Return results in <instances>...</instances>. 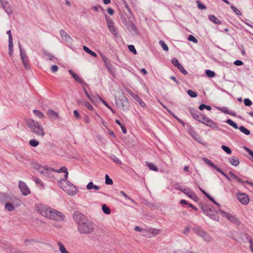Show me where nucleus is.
Wrapping results in <instances>:
<instances>
[{"mask_svg":"<svg viewBox=\"0 0 253 253\" xmlns=\"http://www.w3.org/2000/svg\"><path fill=\"white\" fill-rule=\"evenodd\" d=\"M73 217L78 226L80 225V224H82V223L87 219L84 214L78 211L74 212Z\"/></svg>","mask_w":253,"mask_h":253,"instance_id":"obj_9","label":"nucleus"},{"mask_svg":"<svg viewBox=\"0 0 253 253\" xmlns=\"http://www.w3.org/2000/svg\"><path fill=\"white\" fill-rule=\"evenodd\" d=\"M146 164L147 166L148 167V168L150 170H153V171H158V168L154 164H153L152 163L146 162Z\"/></svg>","mask_w":253,"mask_h":253,"instance_id":"obj_30","label":"nucleus"},{"mask_svg":"<svg viewBox=\"0 0 253 253\" xmlns=\"http://www.w3.org/2000/svg\"><path fill=\"white\" fill-rule=\"evenodd\" d=\"M209 19L212 21L213 23L216 24H221V21L220 20H219L218 18H217L214 15H210L209 16Z\"/></svg>","mask_w":253,"mask_h":253,"instance_id":"obj_28","label":"nucleus"},{"mask_svg":"<svg viewBox=\"0 0 253 253\" xmlns=\"http://www.w3.org/2000/svg\"><path fill=\"white\" fill-rule=\"evenodd\" d=\"M188 40L190 41L194 42L195 43L198 42V40L192 35L189 36L188 37Z\"/></svg>","mask_w":253,"mask_h":253,"instance_id":"obj_52","label":"nucleus"},{"mask_svg":"<svg viewBox=\"0 0 253 253\" xmlns=\"http://www.w3.org/2000/svg\"><path fill=\"white\" fill-rule=\"evenodd\" d=\"M200 190L202 192V193L208 197L211 201L213 202L215 204L217 205H219L214 200V199L210 196L208 193H207L204 190H203L201 187H199Z\"/></svg>","mask_w":253,"mask_h":253,"instance_id":"obj_35","label":"nucleus"},{"mask_svg":"<svg viewBox=\"0 0 253 253\" xmlns=\"http://www.w3.org/2000/svg\"><path fill=\"white\" fill-rule=\"evenodd\" d=\"M29 144L31 146L35 147L39 145V142L36 139H33L29 141Z\"/></svg>","mask_w":253,"mask_h":253,"instance_id":"obj_43","label":"nucleus"},{"mask_svg":"<svg viewBox=\"0 0 253 253\" xmlns=\"http://www.w3.org/2000/svg\"><path fill=\"white\" fill-rule=\"evenodd\" d=\"M19 188L23 195L27 196L31 193V191L27 185L23 181H19Z\"/></svg>","mask_w":253,"mask_h":253,"instance_id":"obj_12","label":"nucleus"},{"mask_svg":"<svg viewBox=\"0 0 253 253\" xmlns=\"http://www.w3.org/2000/svg\"><path fill=\"white\" fill-rule=\"evenodd\" d=\"M69 73L70 74V75L72 76V77L74 79V80L79 82V83H82V80L81 79V78L75 73H74L72 70H69Z\"/></svg>","mask_w":253,"mask_h":253,"instance_id":"obj_22","label":"nucleus"},{"mask_svg":"<svg viewBox=\"0 0 253 253\" xmlns=\"http://www.w3.org/2000/svg\"><path fill=\"white\" fill-rule=\"evenodd\" d=\"M135 99L136 100V101L139 104V105L141 107H142L143 108L146 107L145 103L137 95H136V97H135Z\"/></svg>","mask_w":253,"mask_h":253,"instance_id":"obj_40","label":"nucleus"},{"mask_svg":"<svg viewBox=\"0 0 253 253\" xmlns=\"http://www.w3.org/2000/svg\"><path fill=\"white\" fill-rule=\"evenodd\" d=\"M197 2L198 3V7L199 9H205L206 8V7L203 4L201 3L199 1H197Z\"/></svg>","mask_w":253,"mask_h":253,"instance_id":"obj_63","label":"nucleus"},{"mask_svg":"<svg viewBox=\"0 0 253 253\" xmlns=\"http://www.w3.org/2000/svg\"><path fill=\"white\" fill-rule=\"evenodd\" d=\"M173 187L175 189L179 190L181 192H182V190H183V188H182L180 184L177 183H174L173 184Z\"/></svg>","mask_w":253,"mask_h":253,"instance_id":"obj_59","label":"nucleus"},{"mask_svg":"<svg viewBox=\"0 0 253 253\" xmlns=\"http://www.w3.org/2000/svg\"><path fill=\"white\" fill-rule=\"evenodd\" d=\"M187 93L191 97H196L197 96V93L192 90H188Z\"/></svg>","mask_w":253,"mask_h":253,"instance_id":"obj_50","label":"nucleus"},{"mask_svg":"<svg viewBox=\"0 0 253 253\" xmlns=\"http://www.w3.org/2000/svg\"><path fill=\"white\" fill-rule=\"evenodd\" d=\"M58 67L57 65H52L51 67V70L53 73H55L58 71Z\"/></svg>","mask_w":253,"mask_h":253,"instance_id":"obj_62","label":"nucleus"},{"mask_svg":"<svg viewBox=\"0 0 253 253\" xmlns=\"http://www.w3.org/2000/svg\"><path fill=\"white\" fill-rule=\"evenodd\" d=\"M218 171L221 173L223 175H224L228 180H231V179L226 174H225L221 169H219V170H218Z\"/></svg>","mask_w":253,"mask_h":253,"instance_id":"obj_61","label":"nucleus"},{"mask_svg":"<svg viewBox=\"0 0 253 253\" xmlns=\"http://www.w3.org/2000/svg\"><path fill=\"white\" fill-rule=\"evenodd\" d=\"M47 115L49 119L52 120H55L59 118L58 114L52 110H48L47 111Z\"/></svg>","mask_w":253,"mask_h":253,"instance_id":"obj_17","label":"nucleus"},{"mask_svg":"<svg viewBox=\"0 0 253 253\" xmlns=\"http://www.w3.org/2000/svg\"><path fill=\"white\" fill-rule=\"evenodd\" d=\"M174 253H196L193 252L191 250V248H190L189 249H186L184 248V249L176 250L174 252Z\"/></svg>","mask_w":253,"mask_h":253,"instance_id":"obj_27","label":"nucleus"},{"mask_svg":"<svg viewBox=\"0 0 253 253\" xmlns=\"http://www.w3.org/2000/svg\"><path fill=\"white\" fill-rule=\"evenodd\" d=\"M190 113L192 117L199 122L201 121L202 118L204 116L202 115L198 110L193 108L190 109Z\"/></svg>","mask_w":253,"mask_h":253,"instance_id":"obj_15","label":"nucleus"},{"mask_svg":"<svg viewBox=\"0 0 253 253\" xmlns=\"http://www.w3.org/2000/svg\"><path fill=\"white\" fill-rule=\"evenodd\" d=\"M108 27L110 31L114 35L117 34V31L115 27L114 23L111 20H107Z\"/></svg>","mask_w":253,"mask_h":253,"instance_id":"obj_18","label":"nucleus"},{"mask_svg":"<svg viewBox=\"0 0 253 253\" xmlns=\"http://www.w3.org/2000/svg\"><path fill=\"white\" fill-rule=\"evenodd\" d=\"M128 48L130 52H133L134 54H136L137 53L136 50L134 45H128Z\"/></svg>","mask_w":253,"mask_h":253,"instance_id":"obj_53","label":"nucleus"},{"mask_svg":"<svg viewBox=\"0 0 253 253\" xmlns=\"http://www.w3.org/2000/svg\"><path fill=\"white\" fill-rule=\"evenodd\" d=\"M206 74L207 76L210 78H213L215 76V73L214 72L210 70H207L206 71Z\"/></svg>","mask_w":253,"mask_h":253,"instance_id":"obj_42","label":"nucleus"},{"mask_svg":"<svg viewBox=\"0 0 253 253\" xmlns=\"http://www.w3.org/2000/svg\"><path fill=\"white\" fill-rule=\"evenodd\" d=\"M219 212L221 213V214L224 217L226 218L227 219L230 220L231 222L235 223L237 225H239L241 223L239 219L236 217L234 215L230 213L229 212H226L222 210H219Z\"/></svg>","mask_w":253,"mask_h":253,"instance_id":"obj_7","label":"nucleus"},{"mask_svg":"<svg viewBox=\"0 0 253 253\" xmlns=\"http://www.w3.org/2000/svg\"><path fill=\"white\" fill-rule=\"evenodd\" d=\"M237 197L239 201L243 205H248L250 202L249 197L244 193H237Z\"/></svg>","mask_w":253,"mask_h":253,"instance_id":"obj_13","label":"nucleus"},{"mask_svg":"<svg viewBox=\"0 0 253 253\" xmlns=\"http://www.w3.org/2000/svg\"><path fill=\"white\" fill-rule=\"evenodd\" d=\"M9 42L8 47H9V54L11 56L12 55V51H13V41H11V42Z\"/></svg>","mask_w":253,"mask_h":253,"instance_id":"obj_55","label":"nucleus"},{"mask_svg":"<svg viewBox=\"0 0 253 253\" xmlns=\"http://www.w3.org/2000/svg\"><path fill=\"white\" fill-rule=\"evenodd\" d=\"M200 122L212 128L216 129L218 128L217 124L205 116L202 117L201 121H200Z\"/></svg>","mask_w":253,"mask_h":253,"instance_id":"obj_11","label":"nucleus"},{"mask_svg":"<svg viewBox=\"0 0 253 253\" xmlns=\"http://www.w3.org/2000/svg\"><path fill=\"white\" fill-rule=\"evenodd\" d=\"M19 47L20 49V56L21 60L22 61L23 64L24 65V68L26 69H29L30 68L29 62V59L26 53V52L23 50V49L22 48L21 44H19Z\"/></svg>","mask_w":253,"mask_h":253,"instance_id":"obj_8","label":"nucleus"},{"mask_svg":"<svg viewBox=\"0 0 253 253\" xmlns=\"http://www.w3.org/2000/svg\"><path fill=\"white\" fill-rule=\"evenodd\" d=\"M77 103L78 104L83 105L85 106L90 111H93L94 110V108L92 106V105L88 101L82 100H78L77 101Z\"/></svg>","mask_w":253,"mask_h":253,"instance_id":"obj_16","label":"nucleus"},{"mask_svg":"<svg viewBox=\"0 0 253 253\" xmlns=\"http://www.w3.org/2000/svg\"><path fill=\"white\" fill-rule=\"evenodd\" d=\"M73 113H74V115L75 116V117L77 119H80L81 118V115H80V114H79V112L77 110H74Z\"/></svg>","mask_w":253,"mask_h":253,"instance_id":"obj_60","label":"nucleus"},{"mask_svg":"<svg viewBox=\"0 0 253 253\" xmlns=\"http://www.w3.org/2000/svg\"><path fill=\"white\" fill-rule=\"evenodd\" d=\"M36 169L39 173L50 179L53 178L52 172H57L56 171L57 170L48 166L42 167L41 166H38Z\"/></svg>","mask_w":253,"mask_h":253,"instance_id":"obj_5","label":"nucleus"},{"mask_svg":"<svg viewBox=\"0 0 253 253\" xmlns=\"http://www.w3.org/2000/svg\"><path fill=\"white\" fill-rule=\"evenodd\" d=\"M33 180L36 183V184L39 186L41 188L43 189L44 187L43 182L38 177H34L33 178Z\"/></svg>","mask_w":253,"mask_h":253,"instance_id":"obj_21","label":"nucleus"},{"mask_svg":"<svg viewBox=\"0 0 253 253\" xmlns=\"http://www.w3.org/2000/svg\"><path fill=\"white\" fill-rule=\"evenodd\" d=\"M3 8L4 9L5 12L8 14H11L12 13V11L9 7V5L7 2H5V3H2Z\"/></svg>","mask_w":253,"mask_h":253,"instance_id":"obj_26","label":"nucleus"},{"mask_svg":"<svg viewBox=\"0 0 253 253\" xmlns=\"http://www.w3.org/2000/svg\"><path fill=\"white\" fill-rule=\"evenodd\" d=\"M102 210L103 211L107 214H109L111 213L110 209L105 204H103L102 206Z\"/></svg>","mask_w":253,"mask_h":253,"instance_id":"obj_36","label":"nucleus"},{"mask_svg":"<svg viewBox=\"0 0 253 253\" xmlns=\"http://www.w3.org/2000/svg\"><path fill=\"white\" fill-rule=\"evenodd\" d=\"M204 162L207 164L208 165L210 166V167H212L214 169H216L217 171L219 170V168L217 167L214 164H213L210 160L207 159V158H204L203 159Z\"/></svg>","mask_w":253,"mask_h":253,"instance_id":"obj_25","label":"nucleus"},{"mask_svg":"<svg viewBox=\"0 0 253 253\" xmlns=\"http://www.w3.org/2000/svg\"><path fill=\"white\" fill-rule=\"evenodd\" d=\"M5 209L9 211H13L15 210L14 206L9 203H7L5 204Z\"/></svg>","mask_w":253,"mask_h":253,"instance_id":"obj_34","label":"nucleus"},{"mask_svg":"<svg viewBox=\"0 0 253 253\" xmlns=\"http://www.w3.org/2000/svg\"><path fill=\"white\" fill-rule=\"evenodd\" d=\"M229 174L231 176V178L233 179H234L235 180H237L238 182H240L241 183L244 184L245 183L246 181L243 180L241 178L237 177L234 173H233L232 171L229 172Z\"/></svg>","mask_w":253,"mask_h":253,"instance_id":"obj_29","label":"nucleus"},{"mask_svg":"<svg viewBox=\"0 0 253 253\" xmlns=\"http://www.w3.org/2000/svg\"><path fill=\"white\" fill-rule=\"evenodd\" d=\"M182 192L195 201H198L199 199L198 196L192 190H191L189 188H183V190H182Z\"/></svg>","mask_w":253,"mask_h":253,"instance_id":"obj_14","label":"nucleus"},{"mask_svg":"<svg viewBox=\"0 0 253 253\" xmlns=\"http://www.w3.org/2000/svg\"><path fill=\"white\" fill-rule=\"evenodd\" d=\"M83 49L86 52V53H88L89 54H90V55H91L92 56L94 57H97V54L96 53H95L94 52L92 51V50H91L90 49H89L87 46H83Z\"/></svg>","mask_w":253,"mask_h":253,"instance_id":"obj_31","label":"nucleus"},{"mask_svg":"<svg viewBox=\"0 0 253 253\" xmlns=\"http://www.w3.org/2000/svg\"><path fill=\"white\" fill-rule=\"evenodd\" d=\"M99 100L103 103V104L108 108L110 110H111L112 112H114L113 109L109 106V105L101 97H99Z\"/></svg>","mask_w":253,"mask_h":253,"instance_id":"obj_44","label":"nucleus"},{"mask_svg":"<svg viewBox=\"0 0 253 253\" xmlns=\"http://www.w3.org/2000/svg\"><path fill=\"white\" fill-rule=\"evenodd\" d=\"M33 113L39 118L42 119L44 117L43 113L39 110H34Z\"/></svg>","mask_w":253,"mask_h":253,"instance_id":"obj_37","label":"nucleus"},{"mask_svg":"<svg viewBox=\"0 0 253 253\" xmlns=\"http://www.w3.org/2000/svg\"><path fill=\"white\" fill-rule=\"evenodd\" d=\"M204 240L207 242H210L212 241L211 237L208 235L207 233L205 232L204 235L202 237Z\"/></svg>","mask_w":253,"mask_h":253,"instance_id":"obj_39","label":"nucleus"},{"mask_svg":"<svg viewBox=\"0 0 253 253\" xmlns=\"http://www.w3.org/2000/svg\"><path fill=\"white\" fill-rule=\"evenodd\" d=\"M95 229V225L91 221L86 219L80 225L78 226V230L80 233L83 234H90Z\"/></svg>","mask_w":253,"mask_h":253,"instance_id":"obj_4","label":"nucleus"},{"mask_svg":"<svg viewBox=\"0 0 253 253\" xmlns=\"http://www.w3.org/2000/svg\"><path fill=\"white\" fill-rule=\"evenodd\" d=\"M177 68L184 75H186L187 74V72L186 71V70L184 68V67L181 65H180V66L178 67Z\"/></svg>","mask_w":253,"mask_h":253,"instance_id":"obj_57","label":"nucleus"},{"mask_svg":"<svg viewBox=\"0 0 253 253\" xmlns=\"http://www.w3.org/2000/svg\"><path fill=\"white\" fill-rule=\"evenodd\" d=\"M91 99H89L93 104H95L98 102V100L97 99V97L95 95H93L91 94L90 95Z\"/></svg>","mask_w":253,"mask_h":253,"instance_id":"obj_51","label":"nucleus"},{"mask_svg":"<svg viewBox=\"0 0 253 253\" xmlns=\"http://www.w3.org/2000/svg\"><path fill=\"white\" fill-rule=\"evenodd\" d=\"M162 231L160 229L154 228L145 229L144 236L148 238H151L158 235Z\"/></svg>","mask_w":253,"mask_h":253,"instance_id":"obj_10","label":"nucleus"},{"mask_svg":"<svg viewBox=\"0 0 253 253\" xmlns=\"http://www.w3.org/2000/svg\"><path fill=\"white\" fill-rule=\"evenodd\" d=\"M239 129L242 133L245 134L246 135H248L250 134V131L243 126H240Z\"/></svg>","mask_w":253,"mask_h":253,"instance_id":"obj_38","label":"nucleus"},{"mask_svg":"<svg viewBox=\"0 0 253 253\" xmlns=\"http://www.w3.org/2000/svg\"><path fill=\"white\" fill-rule=\"evenodd\" d=\"M110 158L116 164L119 165H122V163L121 161L115 155H111Z\"/></svg>","mask_w":253,"mask_h":253,"instance_id":"obj_33","label":"nucleus"},{"mask_svg":"<svg viewBox=\"0 0 253 253\" xmlns=\"http://www.w3.org/2000/svg\"><path fill=\"white\" fill-rule=\"evenodd\" d=\"M56 171L58 173H65L64 178L61 179L58 181L59 186L69 195L74 196L76 195L78 192L77 188L67 180L68 176V172L67 168L62 167Z\"/></svg>","mask_w":253,"mask_h":253,"instance_id":"obj_2","label":"nucleus"},{"mask_svg":"<svg viewBox=\"0 0 253 253\" xmlns=\"http://www.w3.org/2000/svg\"><path fill=\"white\" fill-rule=\"evenodd\" d=\"M171 63L172 64L177 68L181 65L179 61L176 58H173L171 59Z\"/></svg>","mask_w":253,"mask_h":253,"instance_id":"obj_46","label":"nucleus"},{"mask_svg":"<svg viewBox=\"0 0 253 253\" xmlns=\"http://www.w3.org/2000/svg\"><path fill=\"white\" fill-rule=\"evenodd\" d=\"M57 245L59 247V251L60 253H70L65 248L63 244L61 242H58Z\"/></svg>","mask_w":253,"mask_h":253,"instance_id":"obj_23","label":"nucleus"},{"mask_svg":"<svg viewBox=\"0 0 253 253\" xmlns=\"http://www.w3.org/2000/svg\"><path fill=\"white\" fill-rule=\"evenodd\" d=\"M195 233L200 236V237H202L204 235V233L205 232L203 229H202L200 227H196L193 229Z\"/></svg>","mask_w":253,"mask_h":253,"instance_id":"obj_24","label":"nucleus"},{"mask_svg":"<svg viewBox=\"0 0 253 253\" xmlns=\"http://www.w3.org/2000/svg\"><path fill=\"white\" fill-rule=\"evenodd\" d=\"M86 189L91 190L92 189L95 191L98 190L100 189V187L98 185H94L92 182H89L86 186Z\"/></svg>","mask_w":253,"mask_h":253,"instance_id":"obj_19","label":"nucleus"},{"mask_svg":"<svg viewBox=\"0 0 253 253\" xmlns=\"http://www.w3.org/2000/svg\"><path fill=\"white\" fill-rule=\"evenodd\" d=\"M35 210L42 215L50 219L59 221L63 220L65 218L62 212L42 204H36Z\"/></svg>","mask_w":253,"mask_h":253,"instance_id":"obj_1","label":"nucleus"},{"mask_svg":"<svg viewBox=\"0 0 253 253\" xmlns=\"http://www.w3.org/2000/svg\"><path fill=\"white\" fill-rule=\"evenodd\" d=\"M244 104L247 106H250L252 105V102L248 98H246L244 100Z\"/></svg>","mask_w":253,"mask_h":253,"instance_id":"obj_56","label":"nucleus"},{"mask_svg":"<svg viewBox=\"0 0 253 253\" xmlns=\"http://www.w3.org/2000/svg\"><path fill=\"white\" fill-rule=\"evenodd\" d=\"M6 33L8 35V42H11V41H12V37L11 30L7 31Z\"/></svg>","mask_w":253,"mask_h":253,"instance_id":"obj_64","label":"nucleus"},{"mask_svg":"<svg viewBox=\"0 0 253 253\" xmlns=\"http://www.w3.org/2000/svg\"><path fill=\"white\" fill-rule=\"evenodd\" d=\"M203 212L207 215L210 216L211 218L218 220V216H217V212L214 209L210 208L207 206H204L202 207Z\"/></svg>","mask_w":253,"mask_h":253,"instance_id":"obj_6","label":"nucleus"},{"mask_svg":"<svg viewBox=\"0 0 253 253\" xmlns=\"http://www.w3.org/2000/svg\"><path fill=\"white\" fill-rule=\"evenodd\" d=\"M199 109L200 110H204V109H207L208 110H211V107L210 106H208V105H205V104H201L199 106Z\"/></svg>","mask_w":253,"mask_h":253,"instance_id":"obj_49","label":"nucleus"},{"mask_svg":"<svg viewBox=\"0 0 253 253\" xmlns=\"http://www.w3.org/2000/svg\"><path fill=\"white\" fill-rule=\"evenodd\" d=\"M60 35L62 38L66 41H68L71 39L70 36L63 30L60 31Z\"/></svg>","mask_w":253,"mask_h":253,"instance_id":"obj_32","label":"nucleus"},{"mask_svg":"<svg viewBox=\"0 0 253 253\" xmlns=\"http://www.w3.org/2000/svg\"><path fill=\"white\" fill-rule=\"evenodd\" d=\"M231 8L234 11V12L238 15H241V13L240 11L236 7L233 5L231 6Z\"/></svg>","mask_w":253,"mask_h":253,"instance_id":"obj_54","label":"nucleus"},{"mask_svg":"<svg viewBox=\"0 0 253 253\" xmlns=\"http://www.w3.org/2000/svg\"><path fill=\"white\" fill-rule=\"evenodd\" d=\"M159 44L161 45L162 47L165 51H168L169 50V47L164 41L162 40L160 41L159 42Z\"/></svg>","mask_w":253,"mask_h":253,"instance_id":"obj_45","label":"nucleus"},{"mask_svg":"<svg viewBox=\"0 0 253 253\" xmlns=\"http://www.w3.org/2000/svg\"><path fill=\"white\" fill-rule=\"evenodd\" d=\"M221 148L222 150H223L227 154H231V149L227 146L225 145H222Z\"/></svg>","mask_w":253,"mask_h":253,"instance_id":"obj_48","label":"nucleus"},{"mask_svg":"<svg viewBox=\"0 0 253 253\" xmlns=\"http://www.w3.org/2000/svg\"><path fill=\"white\" fill-rule=\"evenodd\" d=\"M244 149L246 151L250 154V155L252 157L251 160L253 161V152L251 151L249 148L247 147H245Z\"/></svg>","mask_w":253,"mask_h":253,"instance_id":"obj_58","label":"nucleus"},{"mask_svg":"<svg viewBox=\"0 0 253 253\" xmlns=\"http://www.w3.org/2000/svg\"><path fill=\"white\" fill-rule=\"evenodd\" d=\"M26 124L30 131L37 136L43 137L45 135L44 129L42 126L38 122L32 119L26 120Z\"/></svg>","mask_w":253,"mask_h":253,"instance_id":"obj_3","label":"nucleus"},{"mask_svg":"<svg viewBox=\"0 0 253 253\" xmlns=\"http://www.w3.org/2000/svg\"><path fill=\"white\" fill-rule=\"evenodd\" d=\"M229 162L232 165L234 166H238L240 164V162L238 158L234 156H233L231 158H229Z\"/></svg>","mask_w":253,"mask_h":253,"instance_id":"obj_20","label":"nucleus"},{"mask_svg":"<svg viewBox=\"0 0 253 253\" xmlns=\"http://www.w3.org/2000/svg\"><path fill=\"white\" fill-rule=\"evenodd\" d=\"M113 180L109 177L108 175L106 174L105 175V183L108 185L113 184Z\"/></svg>","mask_w":253,"mask_h":253,"instance_id":"obj_47","label":"nucleus"},{"mask_svg":"<svg viewBox=\"0 0 253 253\" xmlns=\"http://www.w3.org/2000/svg\"><path fill=\"white\" fill-rule=\"evenodd\" d=\"M226 122V123L229 124L230 126L233 127L234 128H235V129L238 128L237 125L234 122H233L232 120L228 119Z\"/></svg>","mask_w":253,"mask_h":253,"instance_id":"obj_41","label":"nucleus"}]
</instances>
